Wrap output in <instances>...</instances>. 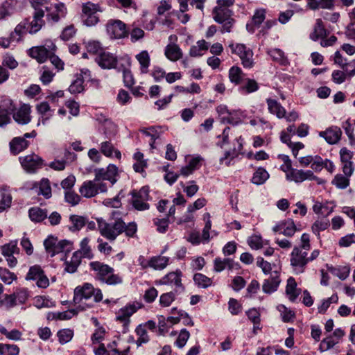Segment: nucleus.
Returning a JSON list of instances; mask_svg holds the SVG:
<instances>
[{
  "instance_id": "f03ea898",
  "label": "nucleus",
  "mask_w": 355,
  "mask_h": 355,
  "mask_svg": "<svg viewBox=\"0 0 355 355\" xmlns=\"http://www.w3.org/2000/svg\"><path fill=\"white\" fill-rule=\"evenodd\" d=\"M89 267L101 282L108 285H116L123 282V278L119 274H114V268L107 264L95 261L89 263Z\"/></svg>"
},
{
  "instance_id": "393cba45",
  "label": "nucleus",
  "mask_w": 355,
  "mask_h": 355,
  "mask_svg": "<svg viewBox=\"0 0 355 355\" xmlns=\"http://www.w3.org/2000/svg\"><path fill=\"white\" fill-rule=\"evenodd\" d=\"M96 61L101 67L108 69L116 67L117 63V59L113 54L103 51L96 57Z\"/></svg>"
},
{
  "instance_id": "c9c22d12",
  "label": "nucleus",
  "mask_w": 355,
  "mask_h": 355,
  "mask_svg": "<svg viewBox=\"0 0 355 355\" xmlns=\"http://www.w3.org/2000/svg\"><path fill=\"white\" fill-rule=\"evenodd\" d=\"M213 18L217 23H223L232 17V12L224 6H216L212 11Z\"/></svg>"
},
{
  "instance_id": "7c9ffc66",
  "label": "nucleus",
  "mask_w": 355,
  "mask_h": 355,
  "mask_svg": "<svg viewBox=\"0 0 355 355\" xmlns=\"http://www.w3.org/2000/svg\"><path fill=\"white\" fill-rule=\"evenodd\" d=\"M135 59L139 64V71L141 73H147L149 71L150 65V56L148 51H141L135 55Z\"/></svg>"
},
{
  "instance_id": "39448f33",
  "label": "nucleus",
  "mask_w": 355,
  "mask_h": 355,
  "mask_svg": "<svg viewBox=\"0 0 355 355\" xmlns=\"http://www.w3.org/2000/svg\"><path fill=\"white\" fill-rule=\"evenodd\" d=\"M141 307L142 304L136 301L128 303L116 312L115 320L122 324L124 331L129 328L132 315Z\"/></svg>"
},
{
  "instance_id": "864d4df0",
  "label": "nucleus",
  "mask_w": 355,
  "mask_h": 355,
  "mask_svg": "<svg viewBox=\"0 0 355 355\" xmlns=\"http://www.w3.org/2000/svg\"><path fill=\"white\" fill-rule=\"evenodd\" d=\"M134 159L136 161L133 164L134 170L138 173L143 172L147 166V162L144 158V154L138 151L134 154Z\"/></svg>"
},
{
  "instance_id": "603ef678",
  "label": "nucleus",
  "mask_w": 355,
  "mask_h": 355,
  "mask_svg": "<svg viewBox=\"0 0 355 355\" xmlns=\"http://www.w3.org/2000/svg\"><path fill=\"white\" fill-rule=\"evenodd\" d=\"M177 292L170 291L162 293L159 298V304L163 308L168 307L175 300Z\"/></svg>"
},
{
  "instance_id": "79ce46f5",
  "label": "nucleus",
  "mask_w": 355,
  "mask_h": 355,
  "mask_svg": "<svg viewBox=\"0 0 355 355\" xmlns=\"http://www.w3.org/2000/svg\"><path fill=\"white\" fill-rule=\"evenodd\" d=\"M300 291L297 288V283L293 277H289L286 286V294L288 298L294 302L299 296Z\"/></svg>"
},
{
  "instance_id": "4d7b16f0",
  "label": "nucleus",
  "mask_w": 355,
  "mask_h": 355,
  "mask_svg": "<svg viewBox=\"0 0 355 355\" xmlns=\"http://www.w3.org/2000/svg\"><path fill=\"white\" fill-rule=\"evenodd\" d=\"M38 194L42 195L45 198L48 199L51 197V187L50 182L46 178H43L39 183Z\"/></svg>"
},
{
  "instance_id": "20e7f679",
  "label": "nucleus",
  "mask_w": 355,
  "mask_h": 355,
  "mask_svg": "<svg viewBox=\"0 0 355 355\" xmlns=\"http://www.w3.org/2000/svg\"><path fill=\"white\" fill-rule=\"evenodd\" d=\"M96 220L101 235L110 241H114L123 233V226L121 219H117L111 223L103 218H97Z\"/></svg>"
},
{
  "instance_id": "bf43d9fd",
  "label": "nucleus",
  "mask_w": 355,
  "mask_h": 355,
  "mask_svg": "<svg viewBox=\"0 0 355 355\" xmlns=\"http://www.w3.org/2000/svg\"><path fill=\"white\" fill-rule=\"evenodd\" d=\"M55 74L47 66L44 65L41 69L40 80L43 85H46L52 82Z\"/></svg>"
},
{
  "instance_id": "a211bd4d",
  "label": "nucleus",
  "mask_w": 355,
  "mask_h": 355,
  "mask_svg": "<svg viewBox=\"0 0 355 355\" xmlns=\"http://www.w3.org/2000/svg\"><path fill=\"white\" fill-rule=\"evenodd\" d=\"M46 10L47 12V20L53 23L58 22L60 19L65 17L67 12V8L62 3L51 4L50 6H46Z\"/></svg>"
},
{
  "instance_id": "9b49d317",
  "label": "nucleus",
  "mask_w": 355,
  "mask_h": 355,
  "mask_svg": "<svg viewBox=\"0 0 355 355\" xmlns=\"http://www.w3.org/2000/svg\"><path fill=\"white\" fill-rule=\"evenodd\" d=\"M101 11L98 4L87 2L82 6V20L87 26H95L99 21L97 12Z\"/></svg>"
},
{
  "instance_id": "dca6fc26",
  "label": "nucleus",
  "mask_w": 355,
  "mask_h": 355,
  "mask_svg": "<svg viewBox=\"0 0 355 355\" xmlns=\"http://www.w3.org/2000/svg\"><path fill=\"white\" fill-rule=\"evenodd\" d=\"M19 161L23 168L29 173L35 172L43 165V159L34 153L20 157Z\"/></svg>"
},
{
  "instance_id": "c85d7f7f",
  "label": "nucleus",
  "mask_w": 355,
  "mask_h": 355,
  "mask_svg": "<svg viewBox=\"0 0 355 355\" xmlns=\"http://www.w3.org/2000/svg\"><path fill=\"white\" fill-rule=\"evenodd\" d=\"M266 103L268 112L275 115L278 119H283L286 116V109L277 100L272 98H267Z\"/></svg>"
},
{
  "instance_id": "412c9836",
  "label": "nucleus",
  "mask_w": 355,
  "mask_h": 355,
  "mask_svg": "<svg viewBox=\"0 0 355 355\" xmlns=\"http://www.w3.org/2000/svg\"><path fill=\"white\" fill-rule=\"evenodd\" d=\"M319 136L324 138L328 144H335L340 141L342 131L339 127L331 126L324 131L320 132Z\"/></svg>"
},
{
  "instance_id": "bb28decb",
  "label": "nucleus",
  "mask_w": 355,
  "mask_h": 355,
  "mask_svg": "<svg viewBox=\"0 0 355 355\" xmlns=\"http://www.w3.org/2000/svg\"><path fill=\"white\" fill-rule=\"evenodd\" d=\"M280 282L279 272L273 271L270 277L264 281L262 285L263 291L269 294L275 292L277 291Z\"/></svg>"
},
{
  "instance_id": "4468645a",
  "label": "nucleus",
  "mask_w": 355,
  "mask_h": 355,
  "mask_svg": "<svg viewBox=\"0 0 355 355\" xmlns=\"http://www.w3.org/2000/svg\"><path fill=\"white\" fill-rule=\"evenodd\" d=\"M345 335V332L341 328L336 329L334 332L324 338L320 343L319 350L321 352L332 349L339 344Z\"/></svg>"
},
{
  "instance_id": "5701e85b",
  "label": "nucleus",
  "mask_w": 355,
  "mask_h": 355,
  "mask_svg": "<svg viewBox=\"0 0 355 355\" xmlns=\"http://www.w3.org/2000/svg\"><path fill=\"white\" fill-rule=\"evenodd\" d=\"M44 17V11L43 10H37L34 12L33 19L28 23V33L30 34H36L45 25Z\"/></svg>"
},
{
  "instance_id": "3c124183",
  "label": "nucleus",
  "mask_w": 355,
  "mask_h": 355,
  "mask_svg": "<svg viewBox=\"0 0 355 355\" xmlns=\"http://www.w3.org/2000/svg\"><path fill=\"white\" fill-rule=\"evenodd\" d=\"M12 203V196L5 188L0 189V211L9 208Z\"/></svg>"
},
{
  "instance_id": "052dcab7",
  "label": "nucleus",
  "mask_w": 355,
  "mask_h": 355,
  "mask_svg": "<svg viewBox=\"0 0 355 355\" xmlns=\"http://www.w3.org/2000/svg\"><path fill=\"white\" fill-rule=\"evenodd\" d=\"M259 88V84L254 79L247 78L244 84L240 87V90L245 94L257 92Z\"/></svg>"
},
{
  "instance_id": "9d476101",
  "label": "nucleus",
  "mask_w": 355,
  "mask_h": 355,
  "mask_svg": "<svg viewBox=\"0 0 355 355\" xmlns=\"http://www.w3.org/2000/svg\"><path fill=\"white\" fill-rule=\"evenodd\" d=\"M286 179L296 183H300L305 180H315L318 184H324L325 181L313 174L310 170L304 171L291 168L286 174Z\"/></svg>"
},
{
  "instance_id": "de8ad7c7",
  "label": "nucleus",
  "mask_w": 355,
  "mask_h": 355,
  "mask_svg": "<svg viewBox=\"0 0 355 355\" xmlns=\"http://www.w3.org/2000/svg\"><path fill=\"white\" fill-rule=\"evenodd\" d=\"M268 53L274 61L281 65L287 66L289 63L284 52L279 49H271L268 51Z\"/></svg>"
},
{
  "instance_id": "c03bdc74",
  "label": "nucleus",
  "mask_w": 355,
  "mask_h": 355,
  "mask_svg": "<svg viewBox=\"0 0 355 355\" xmlns=\"http://www.w3.org/2000/svg\"><path fill=\"white\" fill-rule=\"evenodd\" d=\"M90 239L88 237H85L82 239L80 243V248L76 252H78L80 257L92 259L94 257V253L92 249L89 245Z\"/></svg>"
},
{
  "instance_id": "0e129e2a",
  "label": "nucleus",
  "mask_w": 355,
  "mask_h": 355,
  "mask_svg": "<svg viewBox=\"0 0 355 355\" xmlns=\"http://www.w3.org/2000/svg\"><path fill=\"white\" fill-rule=\"evenodd\" d=\"M0 279L6 284H11L17 279V275L6 268L0 267Z\"/></svg>"
},
{
  "instance_id": "1a4fd4ad",
  "label": "nucleus",
  "mask_w": 355,
  "mask_h": 355,
  "mask_svg": "<svg viewBox=\"0 0 355 355\" xmlns=\"http://www.w3.org/2000/svg\"><path fill=\"white\" fill-rule=\"evenodd\" d=\"M182 272L180 270L169 272L161 279L155 281L157 286L166 285L173 288V291L179 292L184 290L182 282Z\"/></svg>"
},
{
  "instance_id": "f704fd0d",
  "label": "nucleus",
  "mask_w": 355,
  "mask_h": 355,
  "mask_svg": "<svg viewBox=\"0 0 355 355\" xmlns=\"http://www.w3.org/2000/svg\"><path fill=\"white\" fill-rule=\"evenodd\" d=\"M236 263L230 258L216 257L214 260V270L216 272H220L225 269L232 270Z\"/></svg>"
},
{
  "instance_id": "aec40b11",
  "label": "nucleus",
  "mask_w": 355,
  "mask_h": 355,
  "mask_svg": "<svg viewBox=\"0 0 355 355\" xmlns=\"http://www.w3.org/2000/svg\"><path fill=\"white\" fill-rule=\"evenodd\" d=\"M31 106L29 104H22L17 112L12 114L14 120L19 124H28L31 121Z\"/></svg>"
},
{
  "instance_id": "7ed1b4c3",
  "label": "nucleus",
  "mask_w": 355,
  "mask_h": 355,
  "mask_svg": "<svg viewBox=\"0 0 355 355\" xmlns=\"http://www.w3.org/2000/svg\"><path fill=\"white\" fill-rule=\"evenodd\" d=\"M103 296L100 288H94L92 284L84 283L74 289L73 302L76 304H79L83 300H89L94 297L95 302H100L103 300Z\"/></svg>"
},
{
  "instance_id": "cd10ccee",
  "label": "nucleus",
  "mask_w": 355,
  "mask_h": 355,
  "mask_svg": "<svg viewBox=\"0 0 355 355\" xmlns=\"http://www.w3.org/2000/svg\"><path fill=\"white\" fill-rule=\"evenodd\" d=\"M202 160V157L199 155L192 157L188 161V164L180 169V175L187 177L192 174L194 171L198 169L201 166V162Z\"/></svg>"
},
{
  "instance_id": "6e6552de",
  "label": "nucleus",
  "mask_w": 355,
  "mask_h": 355,
  "mask_svg": "<svg viewBox=\"0 0 355 355\" xmlns=\"http://www.w3.org/2000/svg\"><path fill=\"white\" fill-rule=\"evenodd\" d=\"M108 187L104 182H97L95 179L85 181L79 188V192L85 198H90L98 193L107 191Z\"/></svg>"
},
{
  "instance_id": "69168bd1",
  "label": "nucleus",
  "mask_w": 355,
  "mask_h": 355,
  "mask_svg": "<svg viewBox=\"0 0 355 355\" xmlns=\"http://www.w3.org/2000/svg\"><path fill=\"white\" fill-rule=\"evenodd\" d=\"M331 272L340 279L344 280L348 277L350 268L348 266L333 267L330 268Z\"/></svg>"
},
{
  "instance_id": "e2e57ef3",
  "label": "nucleus",
  "mask_w": 355,
  "mask_h": 355,
  "mask_svg": "<svg viewBox=\"0 0 355 355\" xmlns=\"http://www.w3.org/2000/svg\"><path fill=\"white\" fill-rule=\"evenodd\" d=\"M277 309L280 312L281 317L284 322H289L295 318V312L291 309H288L284 305H279L277 306Z\"/></svg>"
},
{
  "instance_id": "4be33fe9",
  "label": "nucleus",
  "mask_w": 355,
  "mask_h": 355,
  "mask_svg": "<svg viewBox=\"0 0 355 355\" xmlns=\"http://www.w3.org/2000/svg\"><path fill=\"white\" fill-rule=\"evenodd\" d=\"M272 230L286 236L291 237L296 232L297 227L293 220H286L279 222L273 227Z\"/></svg>"
},
{
  "instance_id": "58836bf2",
  "label": "nucleus",
  "mask_w": 355,
  "mask_h": 355,
  "mask_svg": "<svg viewBox=\"0 0 355 355\" xmlns=\"http://www.w3.org/2000/svg\"><path fill=\"white\" fill-rule=\"evenodd\" d=\"M330 202H322L319 201H315L313 205V211L315 214L318 215L324 216V217H327L330 215L334 209V206H330Z\"/></svg>"
},
{
  "instance_id": "e433bc0d",
  "label": "nucleus",
  "mask_w": 355,
  "mask_h": 355,
  "mask_svg": "<svg viewBox=\"0 0 355 355\" xmlns=\"http://www.w3.org/2000/svg\"><path fill=\"white\" fill-rule=\"evenodd\" d=\"M169 264V257L162 255L152 257L148 260L150 268L156 270H162Z\"/></svg>"
},
{
  "instance_id": "774afa93",
  "label": "nucleus",
  "mask_w": 355,
  "mask_h": 355,
  "mask_svg": "<svg viewBox=\"0 0 355 355\" xmlns=\"http://www.w3.org/2000/svg\"><path fill=\"white\" fill-rule=\"evenodd\" d=\"M19 348L16 345L0 344V355H17Z\"/></svg>"
},
{
  "instance_id": "0eeeda50",
  "label": "nucleus",
  "mask_w": 355,
  "mask_h": 355,
  "mask_svg": "<svg viewBox=\"0 0 355 355\" xmlns=\"http://www.w3.org/2000/svg\"><path fill=\"white\" fill-rule=\"evenodd\" d=\"M231 52L237 55L241 61V64L244 68L251 69L254 67V62L253 58V51L250 48L243 44H229Z\"/></svg>"
},
{
  "instance_id": "37998d69",
  "label": "nucleus",
  "mask_w": 355,
  "mask_h": 355,
  "mask_svg": "<svg viewBox=\"0 0 355 355\" xmlns=\"http://www.w3.org/2000/svg\"><path fill=\"white\" fill-rule=\"evenodd\" d=\"M101 152L107 157H113L120 159L121 154L120 151L116 149L110 141H104L101 144Z\"/></svg>"
},
{
  "instance_id": "13d9d810",
  "label": "nucleus",
  "mask_w": 355,
  "mask_h": 355,
  "mask_svg": "<svg viewBox=\"0 0 355 355\" xmlns=\"http://www.w3.org/2000/svg\"><path fill=\"white\" fill-rule=\"evenodd\" d=\"M246 314L250 320L254 324L253 331L257 333V329H260V313L256 309H251L246 312Z\"/></svg>"
},
{
  "instance_id": "ea45409f",
  "label": "nucleus",
  "mask_w": 355,
  "mask_h": 355,
  "mask_svg": "<svg viewBox=\"0 0 355 355\" xmlns=\"http://www.w3.org/2000/svg\"><path fill=\"white\" fill-rule=\"evenodd\" d=\"M15 105L13 101L6 96H3L0 98V112L3 114H7L10 117V114L15 110Z\"/></svg>"
},
{
  "instance_id": "c756f323",
  "label": "nucleus",
  "mask_w": 355,
  "mask_h": 355,
  "mask_svg": "<svg viewBox=\"0 0 355 355\" xmlns=\"http://www.w3.org/2000/svg\"><path fill=\"white\" fill-rule=\"evenodd\" d=\"M266 10L264 8H258L255 10L252 17V24H247V29L251 33L254 32V28H259L266 19Z\"/></svg>"
},
{
  "instance_id": "8fccbe9b",
  "label": "nucleus",
  "mask_w": 355,
  "mask_h": 355,
  "mask_svg": "<svg viewBox=\"0 0 355 355\" xmlns=\"http://www.w3.org/2000/svg\"><path fill=\"white\" fill-rule=\"evenodd\" d=\"M243 75L242 69L237 66H233L229 69V79L235 85H239L241 83Z\"/></svg>"
},
{
  "instance_id": "2eb2a0df",
  "label": "nucleus",
  "mask_w": 355,
  "mask_h": 355,
  "mask_svg": "<svg viewBox=\"0 0 355 355\" xmlns=\"http://www.w3.org/2000/svg\"><path fill=\"white\" fill-rule=\"evenodd\" d=\"M94 179L97 182H103L108 180L113 185L116 182V177L118 175V168L114 164H110L106 168H98L94 171Z\"/></svg>"
},
{
  "instance_id": "b1692460",
  "label": "nucleus",
  "mask_w": 355,
  "mask_h": 355,
  "mask_svg": "<svg viewBox=\"0 0 355 355\" xmlns=\"http://www.w3.org/2000/svg\"><path fill=\"white\" fill-rule=\"evenodd\" d=\"M311 168L315 172H320L322 168H325L330 173H333L335 170V166L331 160L323 159L319 155H314Z\"/></svg>"
},
{
  "instance_id": "49530a36",
  "label": "nucleus",
  "mask_w": 355,
  "mask_h": 355,
  "mask_svg": "<svg viewBox=\"0 0 355 355\" xmlns=\"http://www.w3.org/2000/svg\"><path fill=\"white\" fill-rule=\"evenodd\" d=\"M69 221L71 223L69 230L72 232H75L79 231L86 225L87 218L82 216L71 215L69 217Z\"/></svg>"
},
{
  "instance_id": "338daca9",
  "label": "nucleus",
  "mask_w": 355,
  "mask_h": 355,
  "mask_svg": "<svg viewBox=\"0 0 355 355\" xmlns=\"http://www.w3.org/2000/svg\"><path fill=\"white\" fill-rule=\"evenodd\" d=\"M135 332L138 336L137 340V344L138 346L148 342L149 336L144 326H142L141 324L139 325L136 328Z\"/></svg>"
},
{
  "instance_id": "5fc2aeb1",
  "label": "nucleus",
  "mask_w": 355,
  "mask_h": 355,
  "mask_svg": "<svg viewBox=\"0 0 355 355\" xmlns=\"http://www.w3.org/2000/svg\"><path fill=\"white\" fill-rule=\"evenodd\" d=\"M29 217L32 221L41 222L46 218V212L40 207H32L28 211Z\"/></svg>"
},
{
  "instance_id": "6e6d98bb",
  "label": "nucleus",
  "mask_w": 355,
  "mask_h": 355,
  "mask_svg": "<svg viewBox=\"0 0 355 355\" xmlns=\"http://www.w3.org/2000/svg\"><path fill=\"white\" fill-rule=\"evenodd\" d=\"M85 308L84 306L81 307L79 306L77 309H70L63 312H58L53 314V318L58 320H69L72 317L76 315L79 311L85 310Z\"/></svg>"
},
{
  "instance_id": "ddd939ff",
  "label": "nucleus",
  "mask_w": 355,
  "mask_h": 355,
  "mask_svg": "<svg viewBox=\"0 0 355 355\" xmlns=\"http://www.w3.org/2000/svg\"><path fill=\"white\" fill-rule=\"evenodd\" d=\"M106 31L112 39H122L128 35L125 24L119 19H110L106 24Z\"/></svg>"
},
{
  "instance_id": "4c0bfd02",
  "label": "nucleus",
  "mask_w": 355,
  "mask_h": 355,
  "mask_svg": "<svg viewBox=\"0 0 355 355\" xmlns=\"http://www.w3.org/2000/svg\"><path fill=\"white\" fill-rule=\"evenodd\" d=\"M0 334L10 340L20 341L23 340L21 331L17 329L7 328L2 324H0Z\"/></svg>"
},
{
  "instance_id": "f3484780",
  "label": "nucleus",
  "mask_w": 355,
  "mask_h": 355,
  "mask_svg": "<svg viewBox=\"0 0 355 355\" xmlns=\"http://www.w3.org/2000/svg\"><path fill=\"white\" fill-rule=\"evenodd\" d=\"M55 48V45L53 43H51V46H48V48L42 45L33 46L28 49V55L38 62L43 63L49 58L50 52L54 51Z\"/></svg>"
},
{
  "instance_id": "a19ab883",
  "label": "nucleus",
  "mask_w": 355,
  "mask_h": 355,
  "mask_svg": "<svg viewBox=\"0 0 355 355\" xmlns=\"http://www.w3.org/2000/svg\"><path fill=\"white\" fill-rule=\"evenodd\" d=\"M81 257L78 252H74L69 259L66 258L64 262L65 271L70 273L75 272L81 262Z\"/></svg>"
},
{
  "instance_id": "f257e3e1",
  "label": "nucleus",
  "mask_w": 355,
  "mask_h": 355,
  "mask_svg": "<svg viewBox=\"0 0 355 355\" xmlns=\"http://www.w3.org/2000/svg\"><path fill=\"white\" fill-rule=\"evenodd\" d=\"M310 250V235L304 233L300 238V244L295 245L289 254L290 266L295 274L304 273L309 263L315 260L320 256V251L318 249L313 250L309 255Z\"/></svg>"
},
{
  "instance_id": "423d86ee",
  "label": "nucleus",
  "mask_w": 355,
  "mask_h": 355,
  "mask_svg": "<svg viewBox=\"0 0 355 355\" xmlns=\"http://www.w3.org/2000/svg\"><path fill=\"white\" fill-rule=\"evenodd\" d=\"M46 252L51 257L61 252H68L71 250L72 244L67 240L59 241L57 237L49 236L44 241Z\"/></svg>"
},
{
  "instance_id": "6ab92c4d",
  "label": "nucleus",
  "mask_w": 355,
  "mask_h": 355,
  "mask_svg": "<svg viewBox=\"0 0 355 355\" xmlns=\"http://www.w3.org/2000/svg\"><path fill=\"white\" fill-rule=\"evenodd\" d=\"M36 136V132L32 131L30 133H26L23 137L13 138L10 142V148L12 153L17 155L24 150L29 146L27 138H33Z\"/></svg>"
},
{
  "instance_id": "a878e982",
  "label": "nucleus",
  "mask_w": 355,
  "mask_h": 355,
  "mask_svg": "<svg viewBox=\"0 0 355 355\" xmlns=\"http://www.w3.org/2000/svg\"><path fill=\"white\" fill-rule=\"evenodd\" d=\"M236 144L234 145L232 150H227L225 153L224 156L220 159L221 164H225L228 166L230 164V161L237 157L243 149V139L241 137L236 138Z\"/></svg>"
},
{
  "instance_id": "473e14b6",
  "label": "nucleus",
  "mask_w": 355,
  "mask_h": 355,
  "mask_svg": "<svg viewBox=\"0 0 355 355\" xmlns=\"http://www.w3.org/2000/svg\"><path fill=\"white\" fill-rule=\"evenodd\" d=\"M166 57L172 62L179 60L182 58L183 53L180 46L174 43L168 44L164 50Z\"/></svg>"
},
{
  "instance_id": "72a5a7b5",
  "label": "nucleus",
  "mask_w": 355,
  "mask_h": 355,
  "mask_svg": "<svg viewBox=\"0 0 355 355\" xmlns=\"http://www.w3.org/2000/svg\"><path fill=\"white\" fill-rule=\"evenodd\" d=\"M327 35V30L321 19H317L313 26V31L310 33V39L313 41H317Z\"/></svg>"
},
{
  "instance_id": "680f3d73",
  "label": "nucleus",
  "mask_w": 355,
  "mask_h": 355,
  "mask_svg": "<svg viewBox=\"0 0 355 355\" xmlns=\"http://www.w3.org/2000/svg\"><path fill=\"white\" fill-rule=\"evenodd\" d=\"M348 15L350 22L347 26L346 35L348 37L355 40V7L351 10Z\"/></svg>"
},
{
  "instance_id": "2f4dec72",
  "label": "nucleus",
  "mask_w": 355,
  "mask_h": 355,
  "mask_svg": "<svg viewBox=\"0 0 355 355\" xmlns=\"http://www.w3.org/2000/svg\"><path fill=\"white\" fill-rule=\"evenodd\" d=\"M121 60H123L125 62L123 69V79L124 85L126 87L130 88L135 84V79L131 71L129 69L125 68V67H129L130 66L131 59L129 56H125L121 58Z\"/></svg>"
},
{
  "instance_id": "09e8293b",
  "label": "nucleus",
  "mask_w": 355,
  "mask_h": 355,
  "mask_svg": "<svg viewBox=\"0 0 355 355\" xmlns=\"http://www.w3.org/2000/svg\"><path fill=\"white\" fill-rule=\"evenodd\" d=\"M329 226V220L327 217H323L316 220L311 226V230L313 234L317 236L320 235V232L324 231Z\"/></svg>"
},
{
  "instance_id": "f8f14e48",
  "label": "nucleus",
  "mask_w": 355,
  "mask_h": 355,
  "mask_svg": "<svg viewBox=\"0 0 355 355\" xmlns=\"http://www.w3.org/2000/svg\"><path fill=\"white\" fill-rule=\"evenodd\" d=\"M150 200L149 189L144 187L139 191L132 192V205L135 209L139 211L147 210L150 208L148 202Z\"/></svg>"
},
{
  "instance_id": "a18cd8bd",
  "label": "nucleus",
  "mask_w": 355,
  "mask_h": 355,
  "mask_svg": "<svg viewBox=\"0 0 355 355\" xmlns=\"http://www.w3.org/2000/svg\"><path fill=\"white\" fill-rule=\"evenodd\" d=\"M270 175L268 171L263 167L258 168L251 179V182L257 185L263 184L268 178Z\"/></svg>"
}]
</instances>
